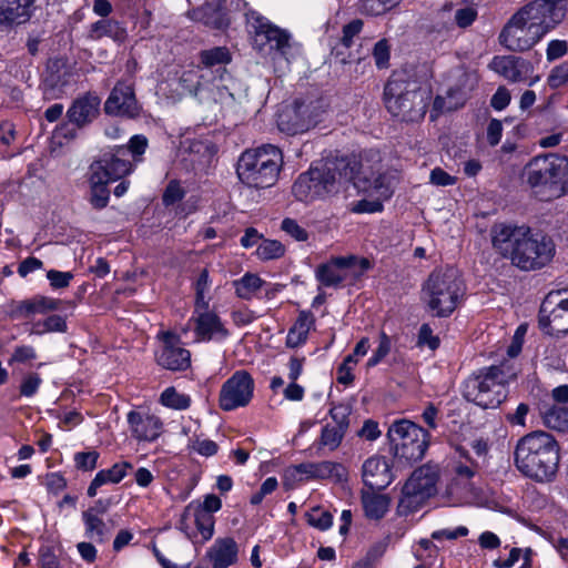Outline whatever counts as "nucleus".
<instances>
[{
  "instance_id": "obj_53",
  "label": "nucleus",
  "mask_w": 568,
  "mask_h": 568,
  "mask_svg": "<svg viewBox=\"0 0 568 568\" xmlns=\"http://www.w3.org/2000/svg\"><path fill=\"white\" fill-rule=\"evenodd\" d=\"M281 230L298 242H305L308 239L307 231L296 220L291 217H285L282 221Z\"/></svg>"
},
{
  "instance_id": "obj_37",
  "label": "nucleus",
  "mask_w": 568,
  "mask_h": 568,
  "mask_svg": "<svg viewBox=\"0 0 568 568\" xmlns=\"http://www.w3.org/2000/svg\"><path fill=\"white\" fill-rule=\"evenodd\" d=\"M59 306V300L37 295L30 300H26L19 303V305L16 308V313L20 317L29 318L37 314H47L48 312L57 311Z\"/></svg>"
},
{
  "instance_id": "obj_7",
  "label": "nucleus",
  "mask_w": 568,
  "mask_h": 568,
  "mask_svg": "<svg viewBox=\"0 0 568 568\" xmlns=\"http://www.w3.org/2000/svg\"><path fill=\"white\" fill-rule=\"evenodd\" d=\"M282 163L281 150L266 144L245 151L239 160L236 173L241 182L250 187H270L276 182Z\"/></svg>"
},
{
  "instance_id": "obj_58",
  "label": "nucleus",
  "mask_w": 568,
  "mask_h": 568,
  "mask_svg": "<svg viewBox=\"0 0 568 568\" xmlns=\"http://www.w3.org/2000/svg\"><path fill=\"white\" fill-rule=\"evenodd\" d=\"M363 29V21L355 19L345 24L342 30L341 42L345 48H351L354 43V38L357 37Z\"/></svg>"
},
{
  "instance_id": "obj_5",
  "label": "nucleus",
  "mask_w": 568,
  "mask_h": 568,
  "mask_svg": "<svg viewBox=\"0 0 568 568\" xmlns=\"http://www.w3.org/2000/svg\"><path fill=\"white\" fill-rule=\"evenodd\" d=\"M465 286L455 268L434 270L422 285L420 298L435 317H448L460 304Z\"/></svg>"
},
{
  "instance_id": "obj_47",
  "label": "nucleus",
  "mask_w": 568,
  "mask_h": 568,
  "mask_svg": "<svg viewBox=\"0 0 568 568\" xmlns=\"http://www.w3.org/2000/svg\"><path fill=\"white\" fill-rule=\"evenodd\" d=\"M400 0H362L361 12L367 16H382L394 9Z\"/></svg>"
},
{
  "instance_id": "obj_59",
  "label": "nucleus",
  "mask_w": 568,
  "mask_h": 568,
  "mask_svg": "<svg viewBox=\"0 0 568 568\" xmlns=\"http://www.w3.org/2000/svg\"><path fill=\"white\" fill-rule=\"evenodd\" d=\"M471 450L475 456L474 460L477 462L481 467H486L488 464L489 444L487 439L478 438L471 442Z\"/></svg>"
},
{
  "instance_id": "obj_44",
  "label": "nucleus",
  "mask_w": 568,
  "mask_h": 568,
  "mask_svg": "<svg viewBox=\"0 0 568 568\" xmlns=\"http://www.w3.org/2000/svg\"><path fill=\"white\" fill-rule=\"evenodd\" d=\"M159 402L171 409L184 410L190 407L191 398L189 395L179 393L175 387L165 388L161 395Z\"/></svg>"
},
{
  "instance_id": "obj_2",
  "label": "nucleus",
  "mask_w": 568,
  "mask_h": 568,
  "mask_svg": "<svg viewBox=\"0 0 568 568\" xmlns=\"http://www.w3.org/2000/svg\"><path fill=\"white\" fill-rule=\"evenodd\" d=\"M514 458L517 469L524 476L547 483L551 481L558 471L560 447L549 433L535 430L517 442Z\"/></svg>"
},
{
  "instance_id": "obj_49",
  "label": "nucleus",
  "mask_w": 568,
  "mask_h": 568,
  "mask_svg": "<svg viewBox=\"0 0 568 568\" xmlns=\"http://www.w3.org/2000/svg\"><path fill=\"white\" fill-rule=\"evenodd\" d=\"M414 555L420 564L434 567L438 557V548L430 540L422 539L415 547Z\"/></svg>"
},
{
  "instance_id": "obj_52",
  "label": "nucleus",
  "mask_w": 568,
  "mask_h": 568,
  "mask_svg": "<svg viewBox=\"0 0 568 568\" xmlns=\"http://www.w3.org/2000/svg\"><path fill=\"white\" fill-rule=\"evenodd\" d=\"M99 457L100 454L97 450L79 452L74 454L73 460L77 469L92 471L98 465Z\"/></svg>"
},
{
  "instance_id": "obj_29",
  "label": "nucleus",
  "mask_w": 568,
  "mask_h": 568,
  "mask_svg": "<svg viewBox=\"0 0 568 568\" xmlns=\"http://www.w3.org/2000/svg\"><path fill=\"white\" fill-rule=\"evenodd\" d=\"M100 99L94 94H84L78 98L67 112L71 123L83 126L92 122L100 111Z\"/></svg>"
},
{
  "instance_id": "obj_27",
  "label": "nucleus",
  "mask_w": 568,
  "mask_h": 568,
  "mask_svg": "<svg viewBox=\"0 0 568 568\" xmlns=\"http://www.w3.org/2000/svg\"><path fill=\"white\" fill-rule=\"evenodd\" d=\"M334 424H326L321 432L318 444L331 452L335 450L342 443L348 428V418L342 407H334L329 412Z\"/></svg>"
},
{
  "instance_id": "obj_30",
  "label": "nucleus",
  "mask_w": 568,
  "mask_h": 568,
  "mask_svg": "<svg viewBox=\"0 0 568 568\" xmlns=\"http://www.w3.org/2000/svg\"><path fill=\"white\" fill-rule=\"evenodd\" d=\"M484 469L474 460L469 450L458 447L452 462L454 478L467 485L475 476Z\"/></svg>"
},
{
  "instance_id": "obj_34",
  "label": "nucleus",
  "mask_w": 568,
  "mask_h": 568,
  "mask_svg": "<svg viewBox=\"0 0 568 568\" xmlns=\"http://www.w3.org/2000/svg\"><path fill=\"white\" fill-rule=\"evenodd\" d=\"M250 24L253 29V44L258 51H266L271 40L280 34V28L258 14H252Z\"/></svg>"
},
{
  "instance_id": "obj_56",
  "label": "nucleus",
  "mask_w": 568,
  "mask_h": 568,
  "mask_svg": "<svg viewBox=\"0 0 568 568\" xmlns=\"http://www.w3.org/2000/svg\"><path fill=\"white\" fill-rule=\"evenodd\" d=\"M124 146L126 149V154L130 153L134 162H140L148 148V139L142 134H136L133 135L129 140L128 145Z\"/></svg>"
},
{
  "instance_id": "obj_15",
  "label": "nucleus",
  "mask_w": 568,
  "mask_h": 568,
  "mask_svg": "<svg viewBox=\"0 0 568 568\" xmlns=\"http://www.w3.org/2000/svg\"><path fill=\"white\" fill-rule=\"evenodd\" d=\"M254 394V379L244 369L236 371L221 386L219 393V406L224 412H231L245 407L252 400Z\"/></svg>"
},
{
  "instance_id": "obj_3",
  "label": "nucleus",
  "mask_w": 568,
  "mask_h": 568,
  "mask_svg": "<svg viewBox=\"0 0 568 568\" xmlns=\"http://www.w3.org/2000/svg\"><path fill=\"white\" fill-rule=\"evenodd\" d=\"M356 164L355 160L342 156L328 161L324 169L311 168L294 182L292 193L297 201L306 203L336 193L353 176Z\"/></svg>"
},
{
  "instance_id": "obj_25",
  "label": "nucleus",
  "mask_w": 568,
  "mask_h": 568,
  "mask_svg": "<svg viewBox=\"0 0 568 568\" xmlns=\"http://www.w3.org/2000/svg\"><path fill=\"white\" fill-rule=\"evenodd\" d=\"M341 465L333 462H320V463H303L285 469L284 479L285 481H305L310 479H325L329 478L337 470Z\"/></svg>"
},
{
  "instance_id": "obj_46",
  "label": "nucleus",
  "mask_w": 568,
  "mask_h": 568,
  "mask_svg": "<svg viewBox=\"0 0 568 568\" xmlns=\"http://www.w3.org/2000/svg\"><path fill=\"white\" fill-rule=\"evenodd\" d=\"M67 331V322L61 315H50L42 321H38L32 326L36 334H45L52 332L63 333Z\"/></svg>"
},
{
  "instance_id": "obj_12",
  "label": "nucleus",
  "mask_w": 568,
  "mask_h": 568,
  "mask_svg": "<svg viewBox=\"0 0 568 568\" xmlns=\"http://www.w3.org/2000/svg\"><path fill=\"white\" fill-rule=\"evenodd\" d=\"M566 166V161L556 155L537 156L525 169L526 181L537 192L558 191Z\"/></svg>"
},
{
  "instance_id": "obj_35",
  "label": "nucleus",
  "mask_w": 568,
  "mask_h": 568,
  "mask_svg": "<svg viewBox=\"0 0 568 568\" xmlns=\"http://www.w3.org/2000/svg\"><path fill=\"white\" fill-rule=\"evenodd\" d=\"M376 489H365L362 491L361 500L365 516L369 519L378 520L388 511L390 498L385 494H378Z\"/></svg>"
},
{
  "instance_id": "obj_9",
  "label": "nucleus",
  "mask_w": 568,
  "mask_h": 568,
  "mask_svg": "<svg viewBox=\"0 0 568 568\" xmlns=\"http://www.w3.org/2000/svg\"><path fill=\"white\" fill-rule=\"evenodd\" d=\"M387 435L395 458L403 463L420 460L428 447V432L407 419L394 422Z\"/></svg>"
},
{
  "instance_id": "obj_10",
  "label": "nucleus",
  "mask_w": 568,
  "mask_h": 568,
  "mask_svg": "<svg viewBox=\"0 0 568 568\" xmlns=\"http://www.w3.org/2000/svg\"><path fill=\"white\" fill-rule=\"evenodd\" d=\"M344 159L355 160L357 163L348 182H353L358 190L383 200L392 195L394 176L381 172L382 165L378 153L372 155L365 153L359 156L351 155L344 156Z\"/></svg>"
},
{
  "instance_id": "obj_43",
  "label": "nucleus",
  "mask_w": 568,
  "mask_h": 568,
  "mask_svg": "<svg viewBox=\"0 0 568 568\" xmlns=\"http://www.w3.org/2000/svg\"><path fill=\"white\" fill-rule=\"evenodd\" d=\"M286 248L277 240H262L257 245L255 255L260 261L267 262L278 260L285 255Z\"/></svg>"
},
{
  "instance_id": "obj_32",
  "label": "nucleus",
  "mask_w": 568,
  "mask_h": 568,
  "mask_svg": "<svg viewBox=\"0 0 568 568\" xmlns=\"http://www.w3.org/2000/svg\"><path fill=\"white\" fill-rule=\"evenodd\" d=\"M84 534L93 542L103 544L108 541L111 530L99 515L97 508H89L82 513Z\"/></svg>"
},
{
  "instance_id": "obj_23",
  "label": "nucleus",
  "mask_w": 568,
  "mask_h": 568,
  "mask_svg": "<svg viewBox=\"0 0 568 568\" xmlns=\"http://www.w3.org/2000/svg\"><path fill=\"white\" fill-rule=\"evenodd\" d=\"M163 348L158 355V363L170 371H185L191 364V354L181 346L180 336L172 332L161 334Z\"/></svg>"
},
{
  "instance_id": "obj_41",
  "label": "nucleus",
  "mask_w": 568,
  "mask_h": 568,
  "mask_svg": "<svg viewBox=\"0 0 568 568\" xmlns=\"http://www.w3.org/2000/svg\"><path fill=\"white\" fill-rule=\"evenodd\" d=\"M545 426L548 428L566 432L568 430V407L551 406L541 412Z\"/></svg>"
},
{
  "instance_id": "obj_40",
  "label": "nucleus",
  "mask_w": 568,
  "mask_h": 568,
  "mask_svg": "<svg viewBox=\"0 0 568 568\" xmlns=\"http://www.w3.org/2000/svg\"><path fill=\"white\" fill-rule=\"evenodd\" d=\"M560 296H561L560 291L550 292L546 296L545 301L541 304L540 314L548 313L549 312L548 308L552 305H556V307L554 310H556L559 314L565 315V324L564 325L555 324L551 327V329L557 333H567L568 332V296L559 300Z\"/></svg>"
},
{
  "instance_id": "obj_28",
  "label": "nucleus",
  "mask_w": 568,
  "mask_h": 568,
  "mask_svg": "<svg viewBox=\"0 0 568 568\" xmlns=\"http://www.w3.org/2000/svg\"><path fill=\"white\" fill-rule=\"evenodd\" d=\"M239 547L231 537L217 538L206 551V559L212 568H229L236 564Z\"/></svg>"
},
{
  "instance_id": "obj_33",
  "label": "nucleus",
  "mask_w": 568,
  "mask_h": 568,
  "mask_svg": "<svg viewBox=\"0 0 568 568\" xmlns=\"http://www.w3.org/2000/svg\"><path fill=\"white\" fill-rule=\"evenodd\" d=\"M315 326V317L311 312L302 311L286 336V346L296 348L304 345L308 338L310 332Z\"/></svg>"
},
{
  "instance_id": "obj_54",
  "label": "nucleus",
  "mask_w": 568,
  "mask_h": 568,
  "mask_svg": "<svg viewBox=\"0 0 568 568\" xmlns=\"http://www.w3.org/2000/svg\"><path fill=\"white\" fill-rule=\"evenodd\" d=\"M189 447L193 452H195L199 455L204 456V457L214 456L219 450V446L215 442H213L211 439H206V438H200V437H195V438L191 439Z\"/></svg>"
},
{
  "instance_id": "obj_36",
  "label": "nucleus",
  "mask_w": 568,
  "mask_h": 568,
  "mask_svg": "<svg viewBox=\"0 0 568 568\" xmlns=\"http://www.w3.org/2000/svg\"><path fill=\"white\" fill-rule=\"evenodd\" d=\"M34 0H0V22L20 23L30 17Z\"/></svg>"
},
{
  "instance_id": "obj_57",
  "label": "nucleus",
  "mask_w": 568,
  "mask_h": 568,
  "mask_svg": "<svg viewBox=\"0 0 568 568\" xmlns=\"http://www.w3.org/2000/svg\"><path fill=\"white\" fill-rule=\"evenodd\" d=\"M373 57L377 68L383 69L388 67L390 57V45L386 39L379 40L374 45Z\"/></svg>"
},
{
  "instance_id": "obj_17",
  "label": "nucleus",
  "mask_w": 568,
  "mask_h": 568,
  "mask_svg": "<svg viewBox=\"0 0 568 568\" xmlns=\"http://www.w3.org/2000/svg\"><path fill=\"white\" fill-rule=\"evenodd\" d=\"M214 516L202 510L199 501L190 503L180 519V529L194 542L209 541L214 535Z\"/></svg>"
},
{
  "instance_id": "obj_31",
  "label": "nucleus",
  "mask_w": 568,
  "mask_h": 568,
  "mask_svg": "<svg viewBox=\"0 0 568 568\" xmlns=\"http://www.w3.org/2000/svg\"><path fill=\"white\" fill-rule=\"evenodd\" d=\"M132 467V464L129 462H120L108 469L99 470L88 487V496H97L98 489L103 485L119 484Z\"/></svg>"
},
{
  "instance_id": "obj_55",
  "label": "nucleus",
  "mask_w": 568,
  "mask_h": 568,
  "mask_svg": "<svg viewBox=\"0 0 568 568\" xmlns=\"http://www.w3.org/2000/svg\"><path fill=\"white\" fill-rule=\"evenodd\" d=\"M392 342L386 333L382 332L379 335V343L373 355L367 361L368 367L376 366L382 359H384L390 352Z\"/></svg>"
},
{
  "instance_id": "obj_16",
  "label": "nucleus",
  "mask_w": 568,
  "mask_h": 568,
  "mask_svg": "<svg viewBox=\"0 0 568 568\" xmlns=\"http://www.w3.org/2000/svg\"><path fill=\"white\" fill-rule=\"evenodd\" d=\"M189 326H193L196 342H222L230 335V331L216 312L210 310V305H194V311L189 320Z\"/></svg>"
},
{
  "instance_id": "obj_60",
  "label": "nucleus",
  "mask_w": 568,
  "mask_h": 568,
  "mask_svg": "<svg viewBox=\"0 0 568 568\" xmlns=\"http://www.w3.org/2000/svg\"><path fill=\"white\" fill-rule=\"evenodd\" d=\"M290 49L291 36L285 30L280 29V34H276V37H274V40H271L267 50L275 51L282 57H286Z\"/></svg>"
},
{
  "instance_id": "obj_20",
  "label": "nucleus",
  "mask_w": 568,
  "mask_h": 568,
  "mask_svg": "<svg viewBox=\"0 0 568 568\" xmlns=\"http://www.w3.org/2000/svg\"><path fill=\"white\" fill-rule=\"evenodd\" d=\"M126 420L131 436L139 443H153L163 433L162 419L148 410H131L128 413Z\"/></svg>"
},
{
  "instance_id": "obj_45",
  "label": "nucleus",
  "mask_w": 568,
  "mask_h": 568,
  "mask_svg": "<svg viewBox=\"0 0 568 568\" xmlns=\"http://www.w3.org/2000/svg\"><path fill=\"white\" fill-rule=\"evenodd\" d=\"M38 358L37 351L31 345H18L14 347L10 358L9 366L27 365L33 366V362Z\"/></svg>"
},
{
  "instance_id": "obj_22",
  "label": "nucleus",
  "mask_w": 568,
  "mask_h": 568,
  "mask_svg": "<svg viewBox=\"0 0 568 568\" xmlns=\"http://www.w3.org/2000/svg\"><path fill=\"white\" fill-rule=\"evenodd\" d=\"M489 67L510 82L528 81L529 85H534L540 79L539 75H532V64L521 58L495 57Z\"/></svg>"
},
{
  "instance_id": "obj_62",
  "label": "nucleus",
  "mask_w": 568,
  "mask_h": 568,
  "mask_svg": "<svg viewBox=\"0 0 568 568\" xmlns=\"http://www.w3.org/2000/svg\"><path fill=\"white\" fill-rule=\"evenodd\" d=\"M47 278L50 285L54 290L68 287L73 280L71 272H61L57 270H50L47 272Z\"/></svg>"
},
{
  "instance_id": "obj_38",
  "label": "nucleus",
  "mask_w": 568,
  "mask_h": 568,
  "mask_svg": "<svg viewBox=\"0 0 568 568\" xmlns=\"http://www.w3.org/2000/svg\"><path fill=\"white\" fill-rule=\"evenodd\" d=\"M232 284L239 298L251 301L257 296V293L266 283L257 274L247 272L239 280L233 281Z\"/></svg>"
},
{
  "instance_id": "obj_8",
  "label": "nucleus",
  "mask_w": 568,
  "mask_h": 568,
  "mask_svg": "<svg viewBox=\"0 0 568 568\" xmlns=\"http://www.w3.org/2000/svg\"><path fill=\"white\" fill-rule=\"evenodd\" d=\"M439 468L436 465L425 464L413 471L402 489L397 511L407 516L417 511L424 503L438 491Z\"/></svg>"
},
{
  "instance_id": "obj_42",
  "label": "nucleus",
  "mask_w": 568,
  "mask_h": 568,
  "mask_svg": "<svg viewBox=\"0 0 568 568\" xmlns=\"http://www.w3.org/2000/svg\"><path fill=\"white\" fill-rule=\"evenodd\" d=\"M110 182L103 181L102 178L98 174L91 173L90 176V189L91 196L90 203L94 209L101 210L104 209L109 203L110 191L108 189V184Z\"/></svg>"
},
{
  "instance_id": "obj_50",
  "label": "nucleus",
  "mask_w": 568,
  "mask_h": 568,
  "mask_svg": "<svg viewBox=\"0 0 568 568\" xmlns=\"http://www.w3.org/2000/svg\"><path fill=\"white\" fill-rule=\"evenodd\" d=\"M201 62L205 67H214L217 64H226L231 61V54L225 47H216L204 50L200 53Z\"/></svg>"
},
{
  "instance_id": "obj_21",
  "label": "nucleus",
  "mask_w": 568,
  "mask_h": 568,
  "mask_svg": "<svg viewBox=\"0 0 568 568\" xmlns=\"http://www.w3.org/2000/svg\"><path fill=\"white\" fill-rule=\"evenodd\" d=\"M540 39L538 33H535L516 14L509 19L499 36L500 43L510 51L528 50Z\"/></svg>"
},
{
  "instance_id": "obj_1",
  "label": "nucleus",
  "mask_w": 568,
  "mask_h": 568,
  "mask_svg": "<svg viewBox=\"0 0 568 568\" xmlns=\"http://www.w3.org/2000/svg\"><path fill=\"white\" fill-rule=\"evenodd\" d=\"M490 236L496 252L525 272L544 268L556 255L552 237L528 225L498 223Z\"/></svg>"
},
{
  "instance_id": "obj_64",
  "label": "nucleus",
  "mask_w": 568,
  "mask_h": 568,
  "mask_svg": "<svg viewBox=\"0 0 568 568\" xmlns=\"http://www.w3.org/2000/svg\"><path fill=\"white\" fill-rule=\"evenodd\" d=\"M568 82V64H561L554 68L548 75V84L552 89L560 88Z\"/></svg>"
},
{
  "instance_id": "obj_26",
  "label": "nucleus",
  "mask_w": 568,
  "mask_h": 568,
  "mask_svg": "<svg viewBox=\"0 0 568 568\" xmlns=\"http://www.w3.org/2000/svg\"><path fill=\"white\" fill-rule=\"evenodd\" d=\"M363 481L369 489L382 490L393 481V475L385 457H369L363 465Z\"/></svg>"
},
{
  "instance_id": "obj_13",
  "label": "nucleus",
  "mask_w": 568,
  "mask_h": 568,
  "mask_svg": "<svg viewBox=\"0 0 568 568\" xmlns=\"http://www.w3.org/2000/svg\"><path fill=\"white\" fill-rule=\"evenodd\" d=\"M325 113L326 105L322 100L295 102L293 108L278 114L277 125L287 134L303 133L320 123Z\"/></svg>"
},
{
  "instance_id": "obj_39",
  "label": "nucleus",
  "mask_w": 568,
  "mask_h": 568,
  "mask_svg": "<svg viewBox=\"0 0 568 568\" xmlns=\"http://www.w3.org/2000/svg\"><path fill=\"white\" fill-rule=\"evenodd\" d=\"M88 37L91 40H100L109 37L114 41H123L126 37L125 30L114 20L102 19L91 24Z\"/></svg>"
},
{
  "instance_id": "obj_19",
  "label": "nucleus",
  "mask_w": 568,
  "mask_h": 568,
  "mask_svg": "<svg viewBox=\"0 0 568 568\" xmlns=\"http://www.w3.org/2000/svg\"><path fill=\"white\" fill-rule=\"evenodd\" d=\"M124 145L116 146L112 152L105 153L91 164V173L100 175L103 181H118L130 174L134 165L126 158Z\"/></svg>"
},
{
  "instance_id": "obj_11",
  "label": "nucleus",
  "mask_w": 568,
  "mask_h": 568,
  "mask_svg": "<svg viewBox=\"0 0 568 568\" xmlns=\"http://www.w3.org/2000/svg\"><path fill=\"white\" fill-rule=\"evenodd\" d=\"M567 0H535L515 14L542 38L566 17Z\"/></svg>"
},
{
  "instance_id": "obj_48",
  "label": "nucleus",
  "mask_w": 568,
  "mask_h": 568,
  "mask_svg": "<svg viewBox=\"0 0 568 568\" xmlns=\"http://www.w3.org/2000/svg\"><path fill=\"white\" fill-rule=\"evenodd\" d=\"M305 517L307 524L318 530H326L333 524V515L323 507L312 508L305 514Z\"/></svg>"
},
{
  "instance_id": "obj_24",
  "label": "nucleus",
  "mask_w": 568,
  "mask_h": 568,
  "mask_svg": "<svg viewBox=\"0 0 568 568\" xmlns=\"http://www.w3.org/2000/svg\"><path fill=\"white\" fill-rule=\"evenodd\" d=\"M108 114L133 118L139 114V104L133 87L128 82H118L105 101Z\"/></svg>"
},
{
  "instance_id": "obj_14",
  "label": "nucleus",
  "mask_w": 568,
  "mask_h": 568,
  "mask_svg": "<svg viewBox=\"0 0 568 568\" xmlns=\"http://www.w3.org/2000/svg\"><path fill=\"white\" fill-rule=\"evenodd\" d=\"M372 267L366 257L355 255L333 257L316 268V278L324 286H337L349 276L357 277Z\"/></svg>"
},
{
  "instance_id": "obj_4",
  "label": "nucleus",
  "mask_w": 568,
  "mask_h": 568,
  "mask_svg": "<svg viewBox=\"0 0 568 568\" xmlns=\"http://www.w3.org/2000/svg\"><path fill=\"white\" fill-rule=\"evenodd\" d=\"M432 91L403 74H393L384 88V104L392 116L403 122L424 119Z\"/></svg>"
},
{
  "instance_id": "obj_6",
  "label": "nucleus",
  "mask_w": 568,
  "mask_h": 568,
  "mask_svg": "<svg viewBox=\"0 0 568 568\" xmlns=\"http://www.w3.org/2000/svg\"><path fill=\"white\" fill-rule=\"evenodd\" d=\"M513 377L506 364L481 368L464 382L463 395L481 408H496L506 399V385Z\"/></svg>"
},
{
  "instance_id": "obj_51",
  "label": "nucleus",
  "mask_w": 568,
  "mask_h": 568,
  "mask_svg": "<svg viewBox=\"0 0 568 568\" xmlns=\"http://www.w3.org/2000/svg\"><path fill=\"white\" fill-rule=\"evenodd\" d=\"M42 384V378L37 372H24L20 377L19 393L22 397L34 396Z\"/></svg>"
},
{
  "instance_id": "obj_63",
  "label": "nucleus",
  "mask_w": 568,
  "mask_h": 568,
  "mask_svg": "<svg viewBox=\"0 0 568 568\" xmlns=\"http://www.w3.org/2000/svg\"><path fill=\"white\" fill-rule=\"evenodd\" d=\"M210 287V278L207 270H203L195 283V305H206L209 301L205 298V293Z\"/></svg>"
},
{
  "instance_id": "obj_18",
  "label": "nucleus",
  "mask_w": 568,
  "mask_h": 568,
  "mask_svg": "<svg viewBox=\"0 0 568 568\" xmlns=\"http://www.w3.org/2000/svg\"><path fill=\"white\" fill-rule=\"evenodd\" d=\"M477 80L475 75L462 73L455 85L450 87L446 95H436L430 111V120L435 121L442 113L456 111L465 105L475 89Z\"/></svg>"
},
{
  "instance_id": "obj_61",
  "label": "nucleus",
  "mask_w": 568,
  "mask_h": 568,
  "mask_svg": "<svg viewBox=\"0 0 568 568\" xmlns=\"http://www.w3.org/2000/svg\"><path fill=\"white\" fill-rule=\"evenodd\" d=\"M185 195V191L184 189L182 187V185L180 184L179 181H171L164 193H163V203L169 206V205H172L179 201H181Z\"/></svg>"
}]
</instances>
